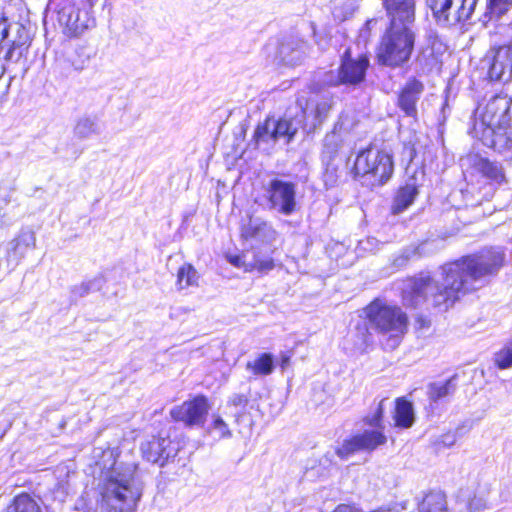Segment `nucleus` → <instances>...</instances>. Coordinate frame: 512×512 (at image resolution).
Listing matches in <instances>:
<instances>
[{
    "label": "nucleus",
    "mask_w": 512,
    "mask_h": 512,
    "mask_svg": "<svg viewBox=\"0 0 512 512\" xmlns=\"http://www.w3.org/2000/svg\"><path fill=\"white\" fill-rule=\"evenodd\" d=\"M505 253L500 247L484 248L442 266V282L429 276L408 280L402 297L406 306L418 307L428 297L435 307L447 310L462 296L485 287L502 268Z\"/></svg>",
    "instance_id": "nucleus-1"
},
{
    "label": "nucleus",
    "mask_w": 512,
    "mask_h": 512,
    "mask_svg": "<svg viewBox=\"0 0 512 512\" xmlns=\"http://www.w3.org/2000/svg\"><path fill=\"white\" fill-rule=\"evenodd\" d=\"M389 26L381 37L376 52L380 65L397 68L407 63L416 39L415 0H382Z\"/></svg>",
    "instance_id": "nucleus-2"
},
{
    "label": "nucleus",
    "mask_w": 512,
    "mask_h": 512,
    "mask_svg": "<svg viewBox=\"0 0 512 512\" xmlns=\"http://www.w3.org/2000/svg\"><path fill=\"white\" fill-rule=\"evenodd\" d=\"M296 189L294 182L271 178L262 183V194L255 198V203L264 209L291 216L298 210Z\"/></svg>",
    "instance_id": "nucleus-3"
},
{
    "label": "nucleus",
    "mask_w": 512,
    "mask_h": 512,
    "mask_svg": "<svg viewBox=\"0 0 512 512\" xmlns=\"http://www.w3.org/2000/svg\"><path fill=\"white\" fill-rule=\"evenodd\" d=\"M353 170L356 177L364 179L363 183L374 187L383 185L390 179L394 164L390 153L367 149L357 155Z\"/></svg>",
    "instance_id": "nucleus-4"
},
{
    "label": "nucleus",
    "mask_w": 512,
    "mask_h": 512,
    "mask_svg": "<svg viewBox=\"0 0 512 512\" xmlns=\"http://www.w3.org/2000/svg\"><path fill=\"white\" fill-rule=\"evenodd\" d=\"M365 311L371 327L383 334L390 333L392 346L398 345L400 336L407 330L406 314L399 307L380 300L373 301Z\"/></svg>",
    "instance_id": "nucleus-5"
},
{
    "label": "nucleus",
    "mask_w": 512,
    "mask_h": 512,
    "mask_svg": "<svg viewBox=\"0 0 512 512\" xmlns=\"http://www.w3.org/2000/svg\"><path fill=\"white\" fill-rule=\"evenodd\" d=\"M483 130L491 131L495 138H512V99L506 95H496L486 104L480 115ZM497 142V139L494 140Z\"/></svg>",
    "instance_id": "nucleus-6"
},
{
    "label": "nucleus",
    "mask_w": 512,
    "mask_h": 512,
    "mask_svg": "<svg viewBox=\"0 0 512 512\" xmlns=\"http://www.w3.org/2000/svg\"><path fill=\"white\" fill-rule=\"evenodd\" d=\"M369 64L367 55L361 54L357 58H353L350 49H346L341 57L337 73L335 74L333 71L326 73L324 83L329 86H357L365 80Z\"/></svg>",
    "instance_id": "nucleus-7"
},
{
    "label": "nucleus",
    "mask_w": 512,
    "mask_h": 512,
    "mask_svg": "<svg viewBox=\"0 0 512 512\" xmlns=\"http://www.w3.org/2000/svg\"><path fill=\"white\" fill-rule=\"evenodd\" d=\"M478 0H426L437 23L455 25L471 18Z\"/></svg>",
    "instance_id": "nucleus-8"
},
{
    "label": "nucleus",
    "mask_w": 512,
    "mask_h": 512,
    "mask_svg": "<svg viewBox=\"0 0 512 512\" xmlns=\"http://www.w3.org/2000/svg\"><path fill=\"white\" fill-rule=\"evenodd\" d=\"M465 179H485L489 184L501 185L506 182L504 168L501 163L492 161L479 154H468L461 159Z\"/></svg>",
    "instance_id": "nucleus-9"
},
{
    "label": "nucleus",
    "mask_w": 512,
    "mask_h": 512,
    "mask_svg": "<svg viewBox=\"0 0 512 512\" xmlns=\"http://www.w3.org/2000/svg\"><path fill=\"white\" fill-rule=\"evenodd\" d=\"M239 232L242 240L265 247H270L278 237V232L269 221L250 214L241 219Z\"/></svg>",
    "instance_id": "nucleus-10"
},
{
    "label": "nucleus",
    "mask_w": 512,
    "mask_h": 512,
    "mask_svg": "<svg viewBox=\"0 0 512 512\" xmlns=\"http://www.w3.org/2000/svg\"><path fill=\"white\" fill-rule=\"evenodd\" d=\"M208 399L203 395H198L192 400L185 401L181 405L175 406L170 411L171 417L182 422L185 426H203L209 412Z\"/></svg>",
    "instance_id": "nucleus-11"
},
{
    "label": "nucleus",
    "mask_w": 512,
    "mask_h": 512,
    "mask_svg": "<svg viewBox=\"0 0 512 512\" xmlns=\"http://www.w3.org/2000/svg\"><path fill=\"white\" fill-rule=\"evenodd\" d=\"M128 479L110 477L101 492L100 508L102 512H127L126 493Z\"/></svg>",
    "instance_id": "nucleus-12"
},
{
    "label": "nucleus",
    "mask_w": 512,
    "mask_h": 512,
    "mask_svg": "<svg viewBox=\"0 0 512 512\" xmlns=\"http://www.w3.org/2000/svg\"><path fill=\"white\" fill-rule=\"evenodd\" d=\"M59 24L69 37L81 35L85 30L95 25V20L87 10H81L73 5L62 7L58 12Z\"/></svg>",
    "instance_id": "nucleus-13"
},
{
    "label": "nucleus",
    "mask_w": 512,
    "mask_h": 512,
    "mask_svg": "<svg viewBox=\"0 0 512 512\" xmlns=\"http://www.w3.org/2000/svg\"><path fill=\"white\" fill-rule=\"evenodd\" d=\"M386 442V436L377 430H365L361 434L352 436L343 441L342 445L336 450L340 458H348L359 451H373L378 446Z\"/></svg>",
    "instance_id": "nucleus-14"
},
{
    "label": "nucleus",
    "mask_w": 512,
    "mask_h": 512,
    "mask_svg": "<svg viewBox=\"0 0 512 512\" xmlns=\"http://www.w3.org/2000/svg\"><path fill=\"white\" fill-rule=\"evenodd\" d=\"M140 450L148 462L164 466L169 459L176 456L178 448L167 437H152L151 440L141 443Z\"/></svg>",
    "instance_id": "nucleus-15"
},
{
    "label": "nucleus",
    "mask_w": 512,
    "mask_h": 512,
    "mask_svg": "<svg viewBox=\"0 0 512 512\" xmlns=\"http://www.w3.org/2000/svg\"><path fill=\"white\" fill-rule=\"evenodd\" d=\"M487 56L488 75L491 80L508 81L512 77V47L501 46Z\"/></svg>",
    "instance_id": "nucleus-16"
},
{
    "label": "nucleus",
    "mask_w": 512,
    "mask_h": 512,
    "mask_svg": "<svg viewBox=\"0 0 512 512\" xmlns=\"http://www.w3.org/2000/svg\"><path fill=\"white\" fill-rule=\"evenodd\" d=\"M36 245L35 233L29 228H23L19 234L7 244L6 261L14 269L25 257L29 249Z\"/></svg>",
    "instance_id": "nucleus-17"
},
{
    "label": "nucleus",
    "mask_w": 512,
    "mask_h": 512,
    "mask_svg": "<svg viewBox=\"0 0 512 512\" xmlns=\"http://www.w3.org/2000/svg\"><path fill=\"white\" fill-rule=\"evenodd\" d=\"M424 91V84L415 79H409L398 96V107L408 117L416 118L418 115L417 103Z\"/></svg>",
    "instance_id": "nucleus-18"
},
{
    "label": "nucleus",
    "mask_w": 512,
    "mask_h": 512,
    "mask_svg": "<svg viewBox=\"0 0 512 512\" xmlns=\"http://www.w3.org/2000/svg\"><path fill=\"white\" fill-rule=\"evenodd\" d=\"M308 50V44L304 40L290 36L279 45L278 56L288 66H296L302 63Z\"/></svg>",
    "instance_id": "nucleus-19"
},
{
    "label": "nucleus",
    "mask_w": 512,
    "mask_h": 512,
    "mask_svg": "<svg viewBox=\"0 0 512 512\" xmlns=\"http://www.w3.org/2000/svg\"><path fill=\"white\" fill-rule=\"evenodd\" d=\"M305 118L306 110H302L293 117L286 114L278 120L274 119V133L277 140L283 139L286 143H290L303 127Z\"/></svg>",
    "instance_id": "nucleus-20"
},
{
    "label": "nucleus",
    "mask_w": 512,
    "mask_h": 512,
    "mask_svg": "<svg viewBox=\"0 0 512 512\" xmlns=\"http://www.w3.org/2000/svg\"><path fill=\"white\" fill-rule=\"evenodd\" d=\"M297 103L300 111L306 110V116H313L314 121L312 125L314 128L322 124L332 107L328 99L305 101V107L303 106V100L298 99Z\"/></svg>",
    "instance_id": "nucleus-21"
},
{
    "label": "nucleus",
    "mask_w": 512,
    "mask_h": 512,
    "mask_svg": "<svg viewBox=\"0 0 512 512\" xmlns=\"http://www.w3.org/2000/svg\"><path fill=\"white\" fill-rule=\"evenodd\" d=\"M417 195L418 188L414 182L406 183L400 187L393 201L392 212L399 214L406 210L414 202Z\"/></svg>",
    "instance_id": "nucleus-22"
},
{
    "label": "nucleus",
    "mask_w": 512,
    "mask_h": 512,
    "mask_svg": "<svg viewBox=\"0 0 512 512\" xmlns=\"http://www.w3.org/2000/svg\"><path fill=\"white\" fill-rule=\"evenodd\" d=\"M457 389V376L453 375L445 381L430 383L427 388V395L432 402L440 401L455 393Z\"/></svg>",
    "instance_id": "nucleus-23"
},
{
    "label": "nucleus",
    "mask_w": 512,
    "mask_h": 512,
    "mask_svg": "<svg viewBox=\"0 0 512 512\" xmlns=\"http://www.w3.org/2000/svg\"><path fill=\"white\" fill-rule=\"evenodd\" d=\"M101 126L96 117L84 116L77 120L74 127V137L80 140L99 135Z\"/></svg>",
    "instance_id": "nucleus-24"
},
{
    "label": "nucleus",
    "mask_w": 512,
    "mask_h": 512,
    "mask_svg": "<svg viewBox=\"0 0 512 512\" xmlns=\"http://www.w3.org/2000/svg\"><path fill=\"white\" fill-rule=\"evenodd\" d=\"M272 250L265 249V252L262 253L258 251L257 247L252 246V254L253 258L248 262L246 271L257 270L261 273H267L274 268V260L271 257Z\"/></svg>",
    "instance_id": "nucleus-25"
},
{
    "label": "nucleus",
    "mask_w": 512,
    "mask_h": 512,
    "mask_svg": "<svg viewBox=\"0 0 512 512\" xmlns=\"http://www.w3.org/2000/svg\"><path fill=\"white\" fill-rule=\"evenodd\" d=\"M274 357L270 353H262L256 359L248 361L246 370L254 376H267L274 371Z\"/></svg>",
    "instance_id": "nucleus-26"
},
{
    "label": "nucleus",
    "mask_w": 512,
    "mask_h": 512,
    "mask_svg": "<svg viewBox=\"0 0 512 512\" xmlns=\"http://www.w3.org/2000/svg\"><path fill=\"white\" fill-rule=\"evenodd\" d=\"M446 497L442 492L428 493L419 504V512H447Z\"/></svg>",
    "instance_id": "nucleus-27"
},
{
    "label": "nucleus",
    "mask_w": 512,
    "mask_h": 512,
    "mask_svg": "<svg viewBox=\"0 0 512 512\" xmlns=\"http://www.w3.org/2000/svg\"><path fill=\"white\" fill-rule=\"evenodd\" d=\"M7 512H43L40 503L27 493L17 495Z\"/></svg>",
    "instance_id": "nucleus-28"
},
{
    "label": "nucleus",
    "mask_w": 512,
    "mask_h": 512,
    "mask_svg": "<svg viewBox=\"0 0 512 512\" xmlns=\"http://www.w3.org/2000/svg\"><path fill=\"white\" fill-rule=\"evenodd\" d=\"M396 425L409 428L414 423V411L412 404L404 399H397L394 416Z\"/></svg>",
    "instance_id": "nucleus-29"
},
{
    "label": "nucleus",
    "mask_w": 512,
    "mask_h": 512,
    "mask_svg": "<svg viewBox=\"0 0 512 512\" xmlns=\"http://www.w3.org/2000/svg\"><path fill=\"white\" fill-rule=\"evenodd\" d=\"M199 278L197 270L191 264L185 263L178 269L176 285L180 290L197 287L199 286Z\"/></svg>",
    "instance_id": "nucleus-30"
},
{
    "label": "nucleus",
    "mask_w": 512,
    "mask_h": 512,
    "mask_svg": "<svg viewBox=\"0 0 512 512\" xmlns=\"http://www.w3.org/2000/svg\"><path fill=\"white\" fill-rule=\"evenodd\" d=\"M512 8V0H487L484 14L488 20H498Z\"/></svg>",
    "instance_id": "nucleus-31"
},
{
    "label": "nucleus",
    "mask_w": 512,
    "mask_h": 512,
    "mask_svg": "<svg viewBox=\"0 0 512 512\" xmlns=\"http://www.w3.org/2000/svg\"><path fill=\"white\" fill-rule=\"evenodd\" d=\"M254 138L257 144L278 141L274 133V119L268 118L262 124H259L254 132Z\"/></svg>",
    "instance_id": "nucleus-32"
},
{
    "label": "nucleus",
    "mask_w": 512,
    "mask_h": 512,
    "mask_svg": "<svg viewBox=\"0 0 512 512\" xmlns=\"http://www.w3.org/2000/svg\"><path fill=\"white\" fill-rule=\"evenodd\" d=\"M104 279L101 276H97L91 280L82 282L80 285H76L71 289L73 298L85 297L91 292L99 291L104 285Z\"/></svg>",
    "instance_id": "nucleus-33"
},
{
    "label": "nucleus",
    "mask_w": 512,
    "mask_h": 512,
    "mask_svg": "<svg viewBox=\"0 0 512 512\" xmlns=\"http://www.w3.org/2000/svg\"><path fill=\"white\" fill-rule=\"evenodd\" d=\"M28 46L27 39L13 40L4 54V61L6 63H17L27 51Z\"/></svg>",
    "instance_id": "nucleus-34"
},
{
    "label": "nucleus",
    "mask_w": 512,
    "mask_h": 512,
    "mask_svg": "<svg viewBox=\"0 0 512 512\" xmlns=\"http://www.w3.org/2000/svg\"><path fill=\"white\" fill-rule=\"evenodd\" d=\"M494 362L499 369L512 367V339L494 355Z\"/></svg>",
    "instance_id": "nucleus-35"
},
{
    "label": "nucleus",
    "mask_w": 512,
    "mask_h": 512,
    "mask_svg": "<svg viewBox=\"0 0 512 512\" xmlns=\"http://www.w3.org/2000/svg\"><path fill=\"white\" fill-rule=\"evenodd\" d=\"M53 73L60 78H68L74 72L71 65V58L65 56H58L52 67Z\"/></svg>",
    "instance_id": "nucleus-36"
},
{
    "label": "nucleus",
    "mask_w": 512,
    "mask_h": 512,
    "mask_svg": "<svg viewBox=\"0 0 512 512\" xmlns=\"http://www.w3.org/2000/svg\"><path fill=\"white\" fill-rule=\"evenodd\" d=\"M339 135L332 132L325 136L323 140V157L332 160L334 154L337 152L339 148Z\"/></svg>",
    "instance_id": "nucleus-37"
},
{
    "label": "nucleus",
    "mask_w": 512,
    "mask_h": 512,
    "mask_svg": "<svg viewBox=\"0 0 512 512\" xmlns=\"http://www.w3.org/2000/svg\"><path fill=\"white\" fill-rule=\"evenodd\" d=\"M356 10L354 0H346L341 5L336 6L333 10V16L336 20L345 21L350 18Z\"/></svg>",
    "instance_id": "nucleus-38"
},
{
    "label": "nucleus",
    "mask_w": 512,
    "mask_h": 512,
    "mask_svg": "<svg viewBox=\"0 0 512 512\" xmlns=\"http://www.w3.org/2000/svg\"><path fill=\"white\" fill-rule=\"evenodd\" d=\"M387 400H388L387 398H382L375 405V407L371 409V412L364 419L368 425L374 426V427L380 426V422H381L384 407H385V402Z\"/></svg>",
    "instance_id": "nucleus-39"
},
{
    "label": "nucleus",
    "mask_w": 512,
    "mask_h": 512,
    "mask_svg": "<svg viewBox=\"0 0 512 512\" xmlns=\"http://www.w3.org/2000/svg\"><path fill=\"white\" fill-rule=\"evenodd\" d=\"M145 482L137 474L130 476V499H133L134 504L140 500Z\"/></svg>",
    "instance_id": "nucleus-40"
},
{
    "label": "nucleus",
    "mask_w": 512,
    "mask_h": 512,
    "mask_svg": "<svg viewBox=\"0 0 512 512\" xmlns=\"http://www.w3.org/2000/svg\"><path fill=\"white\" fill-rule=\"evenodd\" d=\"M212 428L221 438L231 436V431L229 430L228 425L220 416H213Z\"/></svg>",
    "instance_id": "nucleus-41"
},
{
    "label": "nucleus",
    "mask_w": 512,
    "mask_h": 512,
    "mask_svg": "<svg viewBox=\"0 0 512 512\" xmlns=\"http://www.w3.org/2000/svg\"><path fill=\"white\" fill-rule=\"evenodd\" d=\"M419 254V247H408L404 249L400 256L394 260L396 266L405 265L411 258Z\"/></svg>",
    "instance_id": "nucleus-42"
},
{
    "label": "nucleus",
    "mask_w": 512,
    "mask_h": 512,
    "mask_svg": "<svg viewBox=\"0 0 512 512\" xmlns=\"http://www.w3.org/2000/svg\"><path fill=\"white\" fill-rule=\"evenodd\" d=\"M462 434V427H457L454 432H448L441 435L439 443L445 447H451L456 443L458 437L462 436Z\"/></svg>",
    "instance_id": "nucleus-43"
},
{
    "label": "nucleus",
    "mask_w": 512,
    "mask_h": 512,
    "mask_svg": "<svg viewBox=\"0 0 512 512\" xmlns=\"http://www.w3.org/2000/svg\"><path fill=\"white\" fill-rule=\"evenodd\" d=\"M71 65L74 69V72H80L84 70L89 63V56L78 54L75 56H71Z\"/></svg>",
    "instance_id": "nucleus-44"
},
{
    "label": "nucleus",
    "mask_w": 512,
    "mask_h": 512,
    "mask_svg": "<svg viewBox=\"0 0 512 512\" xmlns=\"http://www.w3.org/2000/svg\"><path fill=\"white\" fill-rule=\"evenodd\" d=\"M249 403V395L243 393H234L229 397L228 405L245 408Z\"/></svg>",
    "instance_id": "nucleus-45"
},
{
    "label": "nucleus",
    "mask_w": 512,
    "mask_h": 512,
    "mask_svg": "<svg viewBox=\"0 0 512 512\" xmlns=\"http://www.w3.org/2000/svg\"><path fill=\"white\" fill-rule=\"evenodd\" d=\"M15 221V216H11L7 211L0 210V231L9 229Z\"/></svg>",
    "instance_id": "nucleus-46"
},
{
    "label": "nucleus",
    "mask_w": 512,
    "mask_h": 512,
    "mask_svg": "<svg viewBox=\"0 0 512 512\" xmlns=\"http://www.w3.org/2000/svg\"><path fill=\"white\" fill-rule=\"evenodd\" d=\"M377 24V19L375 18H372V19H368L364 26L361 28L360 30V36L363 38V39H368L369 36H370V32L372 30V28Z\"/></svg>",
    "instance_id": "nucleus-47"
},
{
    "label": "nucleus",
    "mask_w": 512,
    "mask_h": 512,
    "mask_svg": "<svg viewBox=\"0 0 512 512\" xmlns=\"http://www.w3.org/2000/svg\"><path fill=\"white\" fill-rule=\"evenodd\" d=\"M10 26L5 18L0 20V42L5 41L9 35Z\"/></svg>",
    "instance_id": "nucleus-48"
},
{
    "label": "nucleus",
    "mask_w": 512,
    "mask_h": 512,
    "mask_svg": "<svg viewBox=\"0 0 512 512\" xmlns=\"http://www.w3.org/2000/svg\"><path fill=\"white\" fill-rule=\"evenodd\" d=\"M5 70V65L0 61V95H5L9 89V83H4L2 80Z\"/></svg>",
    "instance_id": "nucleus-49"
},
{
    "label": "nucleus",
    "mask_w": 512,
    "mask_h": 512,
    "mask_svg": "<svg viewBox=\"0 0 512 512\" xmlns=\"http://www.w3.org/2000/svg\"><path fill=\"white\" fill-rule=\"evenodd\" d=\"M229 262L236 267H244L245 269L248 265V262L246 261V255L231 257Z\"/></svg>",
    "instance_id": "nucleus-50"
},
{
    "label": "nucleus",
    "mask_w": 512,
    "mask_h": 512,
    "mask_svg": "<svg viewBox=\"0 0 512 512\" xmlns=\"http://www.w3.org/2000/svg\"><path fill=\"white\" fill-rule=\"evenodd\" d=\"M333 512H360V511L350 505L341 504V505L337 506Z\"/></svg>",
    "instance_id": "nucleus-51"
},
{
    "label": "nucleus",
    "mask_w": 512,
    "mask_h": 512,
    "mask_svg": "<svg viewBox=\"0 0 512 512\" xmlns=\"http://www.w3.org/2000/svg\"><path fill=\"white\" fill-rule=\"evenodd\" d=\"M481 506L486 507L487 506V502H484L483 504H481L480 500L477 499V497L472 499V501L470 502V507L472 509H479Z\"/></svg>",
    "instance_id": "nucleus-52"
},
{
    "label": "nucleus",
    "mask_w": 512,
    "mask_h": 512,
    "mask_svg": "<svg viewBox=\"0 0 512 512\" xmlns=\"http://www.w3.org/2000/svg\"><path fill=\"white\" fill-rule=\"evenodd\" d=\"M290 363V356L287 355V354H282L281 355V363H280V366L282 369H285Z\"/></svg>",
    "instance_id": "nucleus-53"
},
{
    "label": "nucleus",
    "mask_w": 512,
    "mask_h": 512,
    "mask_svg": "<svg viewBox=\"0 0 512 512\" xmlns=\"http://www.w3.org/2000/svg\"><path fill=\"white\" fill-rule=\"evenodd\" d=\"M374 512H392V511H391V510H382V509H381V510H376V511H374Z\"/></svg>",
    "instance_id": "nucleus-54"
},
{
    "label": "nucleus",
    "mask_w": 512,
    "mask_h": 512,
    "mask_svg": "<svg viewBox=\"0 0 512 512\" xmlns=\"http://www.w3.org/2000/svg\"><path fill=\"white\" fill-rule=\"evenodd\" d=\"M16 27H17V29H18V30H20V29H21V26H20V25H18V24H16Z\"/></svg>",
    "instance_id": "nucleus-55"
},
{
    "label": "nucleus",
    "mask_w": 512,
    "mask_h": 512,
    "mask_svg": "<svg viewBox=\"0 0 512 512\" xmlns=\"http://www.w3.org/2000/svg\"><path fill=\"white\" fill-rule=\"evenodd\" d=\"M135 509H133L131 506H130V511L129 512H134Z\"/></svg>",
    "instance_id": "nucleus-56"
}]
</instances>
